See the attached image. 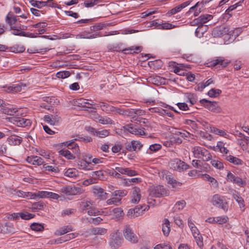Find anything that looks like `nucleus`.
<instances>
[{
  "label": "nucleus",
  "mask_w": 249,
  "mask_h": 249,
  "mask_svg": "<svg viewBox=\"0 0 249 249\" xmlns=\"http://www.w3.org/2000/svg\"><path fill=\"white\" fill-rule=\"evenodd\" d=\"M114 32L116 33L117 32V31H114ZM113 33H114L113 31V32H108V33L106 32V34L100 35H99V32H98V33L97 32L95 34L90 35L89 36H85L84 35H81L80 36H81V38H95V37H96L97 36H110V35H113Z\"/></svg>",
  "instance_id": "f704fd0d"
},
{
  "label": "nucleus",
  "mask_w": 249,
  "mask_h": 249,
  "mask_svg": "<svg viewBox=\"0 0 249 249\" xmlns=\"http://www.w3.org/2000/svg\"><path fill=\"white\" fill-rule=\"evenodd\" d=\"M109 132L107 129L97 130L96 136L100 138H105L109 135Z\"/></svg>",
  "instance_id": "e2e57ef3"
},
{
  "label": "nucleus",
  "mask_w": 249,
  "mask_h": 249,
  "mask_svg": "<svg viewBox=\"0 0 249 249\" xmlns=\"http://www.w3.org/2000/svg\"><path fill=\"white\" fill-rule=\"evenodd\" d=\"M141 198V190L140 188L135 187L132 192L131 202L133 203H137L139 202Z\"/></svg>",
  "instance_id": "412c9836"
},
{
  "label": "nucleus",
  "mask_w": 249,
  "mask_h": 249,
  "mask_svg": "<svg viewBox=\"0 0 249 249\" xmlns=\"http://www.w3.org/2000/svg\"><path fill=\"white\" fill-rule=\"evenodd\" d=\"M161 148V145L160 144L155 143L150 145L149 150L153 152H156Z\"/></svg>",
  "instance_id": "338daca9"
},
{
  "label": "nucleus",
  "mask_w": 249,
  "mask_h": 249,
  "mask_svg": "<svg viewBox=\"0 0 249 249\" xmlns=\"http://www.w3.org/2000/svg\"><path fill=\"white\" fill-rule=\"evenodd\" d=\"M176 26L173 25L168 22H165L162 23L161 25H160L159 29H171L174 28Z\"/></svg>",
  "instance_id": "052dcab7"
},
{
  "label": "nucleus",
  "mask_w": 249,
  "mask_h": 249,
  "mask_svg": "<svg viewBox=\"0 0 249 249\" xmlns=\"http://www.w3.org/2000/svg\"><path fill=\"white\" fill-rule=\"evenodd\" d=\"M211 163L213 167L218 169L221 170L224 168L223 163L218 160H212Z\"/></svg>",
  "instance_id": "13d9d810"
},
{
  "label": "nucleus",
  "mask_w": 249,
  "mask_h": 249,
  "mask_svg": "<svg viewBox=\"0 0 249 249\" xmlns=\"http://www.w3.org/2000/svg\"><path fill=\"white\" fill-rule=\"evenodd\" d=\"M232 197L238 202L240 208L245 207L244 199L237 192L235 191V193H233Z\"/></svg>",
  "instance_id": "7c9ffc66"
},
{
  "label": "nucleus",
  "mask_w": 249,
  "mask_h": 249,
  "mask_svg": "<svg viewBox=\"0 0 249 249\" xmlns=\"http://www.w3.org/2000/svg\"><path fill=\"white\" fill-rule=\"evenodd\" d=\"M185 205L186 202L184 200L177 202L174 207V212L182 210Z\"/></svg>",
  "instance_id": "79ce46f5"
},
{
  "label": "nucleus",
  "mask_w": 249,
  "mask_h": 249,
  "mask_svg": "<svg viewBox=\"0 0 249 249\" xmlns=\"http://www.w3.org/2000/svg\"><path fill=\"white\" fill-rule=\"evenodd\" d=\"M93 194L97 197L101 199H106L107 198V194L104 192L103 189L95 186L93 188L92 190Z\"/></svg>",
  "instance_id": "6ab92c4d"
},
{
  "label": "nucleus",
  "mask_w": 249,
  "mask_h": 249,
  "mask_svg": "<svg viewBox=\"0 0 249 249\" xmlns=\"http://www.w3.org/2000/svg\"><path fill=\"white\" fill-rule=\"evenodd\" d=\"M31 228L32 230L36 231H40L43 230L44 227L40 224L34 223L31 224Z\"/></svg>",
  "instance_id": "864d4df0"
},
{
  "label": "nucleus",
  "mask_w": 249,
  "mask_h": 249,
  "mask_svg": "<svg viewBox=\"0 0 249 249\" xmlns=\"http://www.w3.org/2000/svg\"><path fill=\"white\" fill-rule=\"evenodd\" d=\"M149 195L152 197H159L167 196V192L163 186L158 185L150 190Z\"/></svg>",
  "instance_id": "9b49d317"
},
{
  "label": "nucleus",
  "mask_w": 249,
  "mask_h": 249,
  "mask_svg": "<svg viewBox=\"0 0 249 249\" xmlns=\"http://www.w3.org/2000/svg\"><path fill=\"white\" fill-rule=\"evenodd\" d=\"M121 198L113 196L112 198L108 199L107 201V203L108 205L114 204L115 205H118L121 203Z\"/></svg>",
  "instance_id": "8fccbe9b"
},
{
  "label": "nucleus",
  "mask_w": 249,
  "mask_h": 249,
  "mask_svg": "<svg viewBox=\"0 0 249 249\" xmlns=\"http://www.w3.org/2000/svg\"><path fill=\"white\" fill-rule=\"evenodd\" d=\"M65 145L68 147V149L64 148L60 150L59 151L60 155L65 157L68 160H73L75 159L74 155H78L80 154L79 146L74 142H66Z\"/></svg>",
  "instance_id": "f257e3e1"
},
{
  "label": "nucleus",
  "mask_w": 249,
  "mask_h": 249,
  "mask_svg": "<svg viewBox=\"0 0 249 249\" xmlns=\"http://www.w3.org/2000/svg\"><path fill=\"white\" fill-rule=\"evenodd\" d=\"M155 249H172V247L168 244H160L155 247Z\"/></svg>",
  "instance_id": "774afa93"
},
{
  "label": "nucleus",
  "mask_w": 249,
  "mask_h": 249,
  "mask_svg": "<svg viewBox=\"0 0 249 249\" xmlns=\"http://www.w3.org/2000/svg\"><path fill=\"white\" fill-rule=\"evenodd\" d=\"M43 168L45 171H48L52 172L58 173L59 172V170L58 167L50 166L48 165L47 164H43Z\"/></svg>",
  "instance_id": "09e8293b"
},
{
  "label": "nucleus",
  "mask_w": 249,
  "mask_h": 249,
  "mask_svg": "<svg viewBox=\"0 0 249 249\" xmlns=\"http://www.w3.org/2000/svg\"><path fill=\"white\" fill-rule=\"evenodd\" d=\"M46 206L45 204L42 201H38L34 203L32 205V209L34 212H37L40 210H43Z\"/></svg>",
  "instance_id": "2f4dec72"
},
{
  "label": "nucleus",
  "mask_w": 249,
  "mask_h": 249,
  "mask_svg": "<svg viewBox=\"0 0 249 249\" xmlns=\"http://www.w3.org/2000/svg\"><path fill=\"white\" fill-rule=\"evenodd\" d=\"M25 87V84L19 83L18 84H13L10 86L4 87V90L8 93H16L20 91L22 88Z\"/></svg>",
  "instance_id": "ddd939ff"
},
{
  "label": "nucleus",
  "mask_w": 249,
  "mask_h": 249,
  "mask_svg": "<svg viewBox=\"0 0 249 249\" xmlns=\"http://www.w3.org/2000/svg\"><path fill=\"white\" fill-rule=\"evenodd\" d=\"M7 141L11 145H18L22 142V139L19 136L12 135L8 138Z\"/></svg>",
  "instance_id": "b1692460"
},
{
  "label": "nucleus",
  "mask_w": 249,
  "mask_h": 249,
  "mask_svg": "<svg viewBox=\"0 0 249 249\" xmlns=\"http://www.w3.org/2000/svg\"><path fill=\"white\" fill-rule=\"evenodd\" d=\"M110 237L109 245L112 249H116L121 246L123 239L120 233H112Z\"/></svg>",
  "instance_id": "0eeeda50"
},
{
  "label": "nucleus",
  "mask_w": 249,
  "mask_h": 249,
  "mask_svg": "<svg viewBox=\"0 0 249 249\" xmlns=\"http://www.w3.org/2000/svg\"><path fill=\"white\" fill-rule=\"evenodd\" d=\"M90 231L93 235H104L107 233V230L103 228H96L91 229Z\"/></svg>",
  "instance_id": "4c0bfd02"
},
{
  "label": "nucleus",
  "mask_w": 249,
  "mask_h": 249,
  "mask_svg": "<svg viewBox=\"0 0 249 249\" xmlns=\"http://www.w3.org/2000/svg\"><path fill=\"white\" fill-rule=\"evenodd\" d=\"M5 21L9 25H12L17 21V16L11 15L9 13L6 17Z\"/></svg>",
  "instance_id": "c9c22d12"
},
{
  "label": "nucleus",
  "mask_w": 249,
  "mask_h": 249,
  "mask_svg": "<svg viewBox=\"0 0 249 249\" xmlns=\"http://www.w3.org/2000/svg\"><path fill=\"white\" fill-rule=\"evenodd\" d=\"M222 91L219 89H212L208 92V95L211 97H216L219 96Z\"/></svg>",
  "instance_id": "49530a36"
},
{
  "label": "nucleus",
  "mask_w": 249,
  "mask_h": 249,
  "mask_svg": "<svg viewBox=\"0 0 249 249\" xmlns=\"http://www.w3.org/2000/svg\"><path fill=\"white\" fill-rule=\"evenodd\" d=\"M229 220L227 216L223 215L221 216L216 217V224H223L227 223Z\"/></svg>",
  "instance_id": "6e6d98bb"
},
{
  "label": "nucleus",
  "mask_w": 249,
  "mask_h": 249,
  "mask_svg": "<svg viewBox=\"0 0 249 249\" xmlns=\"http://www.w3.org/2000/svg\"><path fill=\"white\" fill-rule=\"evenodd\" d=\"M2 112L9 115H13L18 110L16 108L14 107L11 105L8 106H4L1 108Z\"/></svg>",
  "instance_id": "bb28decb"
},
{
  "label": "nucleus",
  "mask_w": 249,
  "mask_h": 249,
  "mask_svg": "<svg viewBox=\"0 0 249 249\" xmlns=\"http://www.w3.org/2000/svg\"><path fill=\"white\" fill-rule=\"evenodd\" d=\"M60 120V117L57 115H50L44 116V121L52 125H57Z\"/></svg>",
  "instance_id": "2eb2a0df"
},
{
  "label": "nucleus",
  "mask_w": 249,
  "mask_h": 249,
  "mask_svg": "<svg viewBox=\"0 0 249 249\" xmlns=\"http://www.w3.org/2000/svg\"><path fill=\"white\" fill-rule=\"evenodd\" d=\"M211 131L212 133H214L215 134L221 136H224L227 134L226 132L222 129H219L215 127H211Z\"/></svg>",
  "instance_id": "3c124183"
},
{
  "label": "nucleus",
  "mask_w": 249,
  "mask_h": 249,
  "mask_svg": "<svg viewBox=\"0 0 249 249\" xmlns=\"http://www.w3.org/2000/svg\"><path fill=\"white\" fill-rule=\"evenodd\" d=\"M98 122L99 123H101L103 124H112V120L107 117L106 116H99L98 117Z\"/></svg>",
  "instance_id": "58836bf2"
},
{
  "label": "nucleus",
  "mask_w": 249,
  "mask_h": 249,
  "mask_svg": "<svg viewBox=\"0 0 249 249\" xmlns=\"http://www.w3.org/2000/svg\"><path fill=\"white\" fill-rule=\"evenodd\" d=\"M101 1V0H85L84 2V5L86 7H92L98 4Z\"/></svg>",
  "instance_id": "c03bdc74"
},
{
  "label": "nucleus",
  "mask_w": 249,
  "mask_h": 249,
  "mask_svg": "<svg viewBox=\"0 0 249 249\" xmlns=\"http://www.w3.org/2000/svg\"><path fill=\"white\" fill-rule=\"evenodd\" d=\"M37 197L40 198L49 197L54 199H58L59 196L55 193L47 191H40L37 193Z\"/></svg>",
  "instance_id": "aec40b11"
},
{
  "label": "nucleus",
  "mask_w": 249,
  "mask_h": 249,
  "mask_svg": "<svg viewBox=\"0 0 249 249\" xmlns=\"http://www.w3.org/2000/svg\"><path fill=\"white\" fill-rule=\"evenodd\" d=\"M188 99L191 105H194L197 101V96L196 94L190 93L187 96Z\"/></svg>",
  "instance_id": "680f3d73"
},
{
  "label": "nucleus",
  "mask_w": 249,
  "mask_h": 249,
  "mask_svg": "<svg viewBox=\"0 0 249 249\" xmlns=\"http://www.w3.org/2000/svg\"><path fill=\"white\" fill-rule=\"evenodd\" d=\"M213 18L212 15L205 14L201 15L198 17V20H199L200 25H203L207 23L208 21L211 20Z\"/></svg>",
  "instance_id": "473e14b6"
},
{
  "label": "nucleus",
  "mask_w": 249,
  "mask_h": 249,
  "mask_svg": "<svg viewBox=\"0 0 249 249\" xmlns=\"http://www.w3.org/2000/svg\"><path fill=\"white\" fill-rule=\"evenodd\" d=\"M71 73L69 71H59L56 73V76L58 78H66L70 76Z\"/></svg>",
  "instance_id": "4d7b16f0"
},
{
  "label": "nucleus",
  "mask_w": 249,
  "mask_h": 249,
  "mask_svg": "<svg viewBox=\"0 0 249 249\" xmlns=\"http://www.w3.org/2000/svg\"><path fill=\"white\" fill-rule=\"evenodd\" d=\"M127 130L135 135L142 136L145 135V132L142 129L139 128L136 125L128 124L127 125Z\"/></svg>",
  "instance_id": "dca6fc26"
},
{
  "label": "nucleus",
  "mask_w": 249,
  "mask_h": 249,
  "mask_svg": "<svg viewBox=\"0 0 249 249\" xmlns=\"http://www.w3.org/2000/svg\"><path fill=\"white\" fill-rule=\"evenodd\" d=\"M123 231L124 237L127 240L133 243H136L138 242V237L134 232L132 228L130 225H125Z\"/></svg>",
  "instance_id": "423d86ee"
},
{
  "label": "nucleus",
  "mask_w": 249,
  "mask_h": 249,
  "mask_svg": "<svg viewBox=\"0 0 249 249\" xmlns=\"http://www.w3.org/2000/svg\"><path fill=\"white\" fill-rule=\"evenodd\" d=\"M15 195L20 197H26L28 198H35L37 197V193L33 194L30 192H25L18 190L15 192Z\"/></svg>",
  "instance_id": "5701e85b"
},
{
  "label": "nucleus",
  "mask_w": 249,
  "mask_h": 249,
  "mask_svg": "<svg viewBox=\"0 0 249 249\" xmlns=\"http://www.w3.org/2000/svg\"><path fill=\"white\" fill-rule=\"evenodd\" d=\"M73 231V227L71 225H67L62 227L57 230L55 234L59 236L67 233L69 231Z\"/></svg>",
  "instance_id": "393cba45"
},
{
  "label": "nucleus",
  "mask_w": 249,
  "mask_h": 249,
  "mask_svg": "<svg viewBox=\"0 0 249 249\" xmlns=\"http://www.w3.org/2000/svg\"><path fill=\"white\" fill-rule=\"evenodd\" d=\"M230 61L223 57H218L209 62L210 66L215 68H225L228 66Z\"/></svg>",
  "instance_id": "f8f14e48"
},
{
  "label": "nucleus",
  "mask_w": 249,
  "mask_h": 249,
  "mask_svg": "<svg viewBox=\"0 0 249 249\" xmlns=\"http://www.w3.org/2000/svg\"><path fill=\"white\" fill-rule=\"evenodd\" d=\"M21 28L19 29H17L15 26H11L10 30H14L13 32H12V34L15 36H23L26 37H33L34 36L32 35V33H26L24 32L21 31Z\"/></svg>",
  "instance_id": "4be33fe9"
},
{
  "label": "nucleus",
  "mask_w": 249,
  "mask_h": 249,
  "mask_svg": "<svg viewBox=\"0 0 249 249\" xmlns=\"http://www.w3.org/2000/svg\"><path fill=\"white\" fill-rule=\"evenodd\" d=\"M11 122L13 124L19 127H25L26 126H30L32 124V121L30 119H27L26 117H13L11 120Z\"/></svg>",
  "instance_id": "9d476101"
},
{
  "label": "nucleus",
  "mask_w": 249,
  "mask_h": 249,
  "mask_svg": "<svg viewBox=\"0 0 249 249\" xmlns=\"http://www.w3.org/2000/svg\"><path fill=\"white\" fill-rule=\"evenodd\" d=\"M162 231L163 234L167 236L170 232V223L168 219L165 218L163 220Z\"/></svg>",
  "instance_id": "cd10ccee"
},
{
  "label": "nucleus",
  "mask_w": 249,
  "mask_h": 249,
  "mask_svg": "<svg viewBox=\"0 0 249 249\" xmlns=\"http://www.w3.org/2000/svg\"><path fill=\"white\" fill-rule=\"evenodd\" d=\"M227 180L228 182H231L233 183L237 184L238 186L243 187L247 184L245 179H243L241 178L235 176L234 174L229 171L227 176Z\"/></svg>",
  "instance_id": "1a4fd4ad"
},
{
  "label": "nucleus",
  "mask_w": 249,
  "mask_h": 249,
  "mask_svg": "<svg viewBox=\"0 0 249 249\" xmlns=\"http://www.w3.org/2000/svg\"><path fill=\"white\" fill-rule=\"evenodd\" d=\"M142 144L139 141H132L130 143H128L125 146L126 150L129 151H139L142 147Z\"/></svg>",
  "instance_id": "f3484780"
},
{
  "label": "nucleus",
  "mask_w": 249,
  "mask_h": 249,
  "mask_svg": "<svg viewBox=\"0 0 249 249\" xmlns=\"http://www.w3.org/2000/svg\"><path fill=\"white\" fill-rule=\"evenodd\" d=\"M105 27V24L100 23L90 27V30L94 31H98L102 30Z\"/></svg>",
  "instance_id": "0e129e2a"
},
{
  "label": "nucleus",
  "mask_w": 249,
  "mask_h": 249,
  "mask_svg": "<svg viewBox=\"0 0 249 249\" xmlns=\"http://www.w3.org/2000/svg\"><path fill=\"white\" fill-rule=\"evenodd\" d=\"M192 152L196 158L202 159L204 161H208L212 159V155L208 150L200 146H194Z\"/></svg>",
  "instance_id": "f03ea898"
},
{
  "label": "nucleus",
  "mask_w": 249,
  "mask_h": 249,
  "mask_svg": "<svg viewBox=\"0 0 249 249\" xmlns=\"http://www.w3.org/2000/svg\"><path fill=\"white\" fill-rule=\"evenodd\" d=\"M211 202L214 206L221 208L225 211L228 209V203L224 197L218 194H215L213 196Z\"/></svg>",
  "instance_id": "20e7f679"
},
{
  "label": "nucleus",
  "mask_w": 249,
  "mask_h": 249,
  "mask_svg": "<svg viewBox=\"0 0 249 249\" xmlns=\"http://www.w3.org/2000/svg\"><path fill=\"white\" fill-rule=\"evenodd\" d=\"M26 161L34 165H40L43 164V160L40 157L36 156H31L27 157Z\"/></svg>",
  "instance_id": "a211bd4d"
},
{
  "label": "nucleus",
  "mask_w": 249,
  "mask_h": 249,
  "mask_svg": "<svg viewBox=\"0 0 249 249\" xmlns=\"http://www.w3.org/2000/svg\"><path fill=\"white\" fill-rule=\"evenodd\" d=\"M149 111L151 113H158L160 115H164L166 113V110L164 109L159 107H153L149 108Z\"/></svg>",
  "instance_id": "bf43d9fd"
},
{
  "label": "nucleus",
  "mask_w": 249,
  "mask_h": 249,
  "mask_svg": "<svg viewBox=\"0 0 249 249\" xmlns=\"http://www.w3.org/2000/svg\"><path fill=\"white\" fill-rule=\"evenodd\" d=\"M199 102L204 107L213 112L219 113L222 111L221 107L216 102L210 101L205 99L200 100Z\"/></svg>",
  "instance_id": "7ed1b4c3"
},
{
  "label": "nucleus",
  "mask_w": 249,
  "mask_h": 249,
  "mask_svg": "<svg viewBox=\"0 0 249 249\" xmlns=\"http://www.w3.org/2000/svg\"><path fill=\"white\" fill-rule=\"evenodd\" d=\"M25 50L23 46L16 45L10 48V51L15 53L23 52Z\"/></svg>",
  "instance_id": "de8ad7c7"
},
{
  "label": "nucleus",
  "mask_w": 249,
  "mask_h": 249,
  "mask_svg": "<svg viewBox=\"0 0 249 249\" xmlns=\"http://www.w3.org/2000/svg\"><path fill=\"white\" fill-rule=\"evenodd\" d=\"M78 172L75 168H69L64 173V175L70 178H74L78 176Z\"/></svg>",
  "instance_id": "e433bc0d"
},
{
  "label": "nucleus",
  "mask_w": 249,
  "mask_h": 249,
  "mask_svg": "<svg viewBox=\"0 0 249 249\" xmlns=\"http://www.w3.org/2000/svg\"><path fill=\"white\" fill-rule=\"evenodd\" d=\"M92 164L90 161L82 160L79 162L78 166L82 169L90 170L92 168Z\"/></svg>",
  "instance_id": "c756f323"
},
{
  "label": "nucleus",
  "mask_w": 249,
  "mask_h": 249,
  "mask_svg": "<svg viewBox=\"0 0 249 249\" xmlns=\"http://www.w3.org/2000/svg\"><path fill=\"white\" fill-rule=\"evenodd\" d=\"M113 212L114 215L117 219L122 218L124 214L123 210L121 208H116L114 209L113 210Z\"/></svg>",
  "instance_id": "ea45409f"
},
{
  "label": "nucleus",
  "mask_w": 249,
  "mask_h": 249,
  "mask_svg": "<svg viewBox=\"0 0 249 249\" xmlns=\"http://www.w3.org/2000/svg\"><path fill=\"white\" fill-rule=\"evenodd\" d=\"M208 28V27L207 25H199L196 30V36L199 38L203 36L204 33L207 31Z\"/></svg>",
  "instance_id": "c85d7f7f"
},
{
  "label": "nucleus",
  "mask_w": 249,
  "mask_h": 249,
  "mask_svg": "<svg viewBox=\"0 0 249 249\" xmlns=\"http://www.w3.org/2000/svg\"><path fill=\"white\" fill-rule=\"evenodd\" d=\"M108 48L111 51L118 52V51H120L122 50V48H121V47L119 46L118 45L113 46V47H112L111 46H109L108 47ZM142 50V48L141 47L138 46V47H136L135 48L134 47H131L128 49H123L122 50V51L124 52V53H128L126 52V51H134V53H138L141 52Z\"/></svg>",
  "instance_id": "4468645a"
},
{
  "label": "nucleus",
  "mask_w": 249,
  "mask_h": 249,
  "mask_svg": "<svg viewBox=\"0 0 249 249\" xmlns=\"http://www.w3.org/2000/svg\"><path fill=\"white\" fill-rule=\"evenodd\" d=\"M62 193L67 196L77 195L83 193V190L80 187L75 186H67L61 189Z\"/></svg>",
  "instance_id": "6e6552de"
},
{
  "label": "nucleus",
  "mask_w": 249,
  "mask_h": 249,
  "mask_svg": "<svg viewBox=\"0 0 249 249\" xmlns=\"http://www.w3.org/2000/svg\"><path fill=\"white\" fill-rule=\"evenodd\" d=\"M141 111V110L139 109H124L122 113L123 115L131 116L133 115V114H140Z\"/></svg>",
  "instance_id": "72a5a7b5"
},
{
  "label": "nucleus",
  "mask_w": 249,
  "mask_h": 249,
  "mask_svg": "<svg viewBox=\"0 0 249 249\" xmlns=\"http://www.w3.org/2000/svg\"><path fill=\"white\" fill-rule=\"evenodd\" d=\"M87 101H88V100H87V99L80 98V99H77V100L76 101V102H77V105L79 106L84 107H86V104H88L90 106V107H88L89 108H93V105L91 103L88 102Z\"/></svg>",
  "instance_id": "a18cd8bd"
},
{
  "label": "nucleus",
  "mask_w": 249,
  "mask_h": 249,
  "mask_svg": "<svg viewBox=\"0 0 249 249\" xmlns=\"http://www.w3.org/2000/svg\"><path fill=\"white\" fill-rule=\"evenodd\" d=\"M87 213L89 215H96L98 214L99 211L91 206L89 207V210L87 211Z\"/></svg>",
  "instance_id": "69168bd1"
},
{
  "label": "nucleus",
  "mask_w": 249,
  "mask_h": 249,
  "mask_svg": "<svg viewBox=\"0 0 249 249\" xmlns=\"http://www.w3.org/2000/svg\"><path fill=\"white\" fill-rule=\"evenodd\" d=\"M127 194V191L125 190H116L114 192L112 193V196H119L120 197H123L125 196Z\"/></svg>",
  "instance_id": "603ef678"
},
{
  "label": "nucleus",
  "mask_w": 249,
  "mask_h": 249,
  "mask_svg": "<svg viewBox=\"0 0 249 249\" xmlns=\"http://www.w3.org/2000/svg\"><path fill=\"white\" fill-rule=\"evenodd\" d=\"M225 160L233 163L234 165H240L243 164V161L241 159L231 155H226Z\"/></svg>",
  "instance_id": "a878e982"
},
{
  "label": "nucleus",
  "mask_w": 249,
  "mask_h": 249,
  "mask_svg": "<svg viewBox=\"0 0 249 249\" xmlns=\"http://www.w3.org/2000/svg\"><path fill=\"white\" fill-rule=\"evenodd\" d=\"M169 166L174 170L182 171L189 168V165L178 159H175L169 162Z\"/></svg>",
  "instance_id": "39448f33"
},
{
  "label": "nucleus",
  "mask_w": 249,
  "mask_h": 249,
  "mask_svg": "<svg viewBox=\"0 0 249 249\" xmlns=\"http://www.w3.org/2000/svg\"><path fill=\"white\" fill-rule=\"evenodd\" d=\"M196 242V243L197 246L202 248L203 247V238L202 235L199 233L198 235H196L194 236Z\"/></svg>",
  "instance_id": "5fc2aeb1"
},
{
  "label": "nucleus",
  "mask_w": 249,
  "mask_h": 249,
  "mask_svg": "<svg viewBox=\"0 0 249 249\" xmlns=\"http://www.w3.org/2000/svg\"><path fill=\"white\" fill-rule=\"evenodd\" d=\"M3 231L4 233H14L16 232L13 225L10 223H5V229Z\"/></svg>",
  "instance_id": "a19ab883"
},
{
  "label": "nucleus",
  "mask_w": 249,
  "mask_h": 249,
  "mask_svg": "<svg viewBox=\"0 0 249 249\" xmlns=\"http://www.w3.org/2000/svg\"><path fill=\"white\" fill-rule=\"evenodd\" d=\"M29 2L34 7L40 9L43 7L45 6V3L43 1H37L35 0H30Z\"/></svg>",
  "instance_id": "37998d69"
}]
</instances>
